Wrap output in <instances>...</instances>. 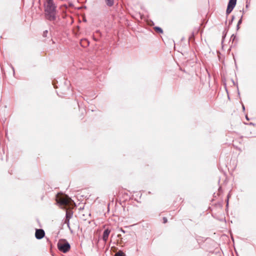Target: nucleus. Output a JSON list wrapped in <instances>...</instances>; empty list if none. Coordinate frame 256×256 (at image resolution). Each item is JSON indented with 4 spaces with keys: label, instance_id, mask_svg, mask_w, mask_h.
<instances>
[{
    "label": "nucleus",
    "instance_id": "423d86ee",
    "mask_svg": "<svg viewBox=\"0 0 256 256\" xmlns=\"http://www.w3.org/2000/svg\"><path fill=\"white\" fill-rule=\"evenodd\" d=\"M45 236V232L43 229H36L35 232V236L36 239L40 240Z\"/></svg>",
    "mask_w": 256,
    "mask_h": 256
},
{
    "label": "nucleus",
    "instance_id": "6e6552de",
    "mask_svg": "<svg viewBox=\"0 0 256 256\" xmlns=\"http://www.w3.org/2000/svg\"><path fill=\"white\" fill-rule=\"evenodd\" d=\"M108 7H112L114 4V0H104Z\"/></svg>",
    "mask_w": 256,
    "mask_h": 256
},
{
    "label": "nucleus",
    "instance_id": "b1692460",
    "mask_svg": "<svg viewBox=\"0 0 256 256\" xmlns=\"http://www.w3.org/2000/svg\"><path fill=\"white\" fill-rule=\"evenodd\" d=\"M10 67L13 70V74L14 76L15 74V71H14V67L11 64H10Z\"/></svg>",
    "mask_w": 256,
    "mask_h": 256
},
{
    "label": "nucleus",
    "instance_id": "c85d7f7f",
    "mask_svg": "<svg viewBox=\"0 0 256 256\" xmlns=\"http://www.w3.org/2000/svg\"><path fill=\"white\" fill-rule=\"evenodd\" d=\"M246 120H250V118L248 117L247 114L246 115Z\"/></svg>",
    "mask_w": 256,
    "mask_h": 256
},
{
    "label": "nucleus",
    "instance_id": "7ed1b4c3",
    "mask_svg": "<svg viewBox=\"0 0 256 256\" xmlns=\"http://www.w3.org/2000/svg\"><path fill=\"white\" fill-rule=\"evenodd\" d=\"M57 247L60 252L66 253L70 249V244L66 240L62 238L58 240Z\"/></svg>",
    "mask_w": 256,
    "mask_h": 256
},
{
    "label": "nucleus",
    "instance_id": "f8f14e48",
    "mask_svg": "<svg viewBox=\"0 0 256 256\" xmlns=\"http://www.w3.org/2000/svg\"><path fill=\"white\" fill-rule=\"evenodd\" d=\"M226 34H227V31H226V30H224L222 32V43H223V42H224V38H225L226 37Z\"/></svg>",
    "mask_w": 256,
    "mask_h": 256
},
{
    "label": "nucleus",
    "instance_id": "412c9836",
    "mask_svg": "<svg viewBox=\"0 0 256 256\" xmlns=\"http://www.w3.org/2000/svg\"><path fill=\"white\" fill-rule=\"evenodd\" d=\"M162 220H163V223L164 224H166V223L168 222V220H167L166 218L164 217Z\"/></svg>",
    "mask_w": 256,
    "mask_h": 256
},
{
    "label": "nucleus",
    "instance_id": "7c9ffc66",
    "mask_svg": "<svg viewBox=\"0 0 256 256\" xmlns=\"http://www.w3.org/2000/svg\"><path fill=\"white\" fill-rule=\"evenodd\" d=\"M242 12L243 14L244 12V10H242Z\"/></svg>",
    "mask_w": 256,
    "mask_h": 256
},
{
    "label": "nucleus",
    "instance_id": "aec40b11",
    "mask_svg": "<svg viewBox=\"0 0 256 256\" xmlns=\"http://www.w3.org/2000/svg\"><path fill=\"white\" fill-rule=\"evenodd\" d=\"M235 18V16H232V18L231 20L229 21V24H231L233 22V20H234Z\"/></svg>",
    "mask_w": 256,
    "mask_h": 256
},
{
    "label": "nucleus",
    "instance_id": "4be33fe9",
    "mask_svg": "<svg viewBox=\"0 0 256 256\" xmlns=\"http://www.w3.org/2000/svg\"><path fill=\"white\" fill-rule=\"evenodd\" d=\"M48 32V30H45V31H44V32H43V36H44V37H46V34H47Z\"/></svg>",
    "mask_w": 256,
    "mask_h": 256
},
{
    "label": "nucleus",
    "instance_id": "0eeeda50",
    "mask_svg": "<svg viewBox=\"0 0 256 256\" xmlns=\"http://www.w3.org/2000/svg\"><path fill=\"white\" fill-rule=\"evenodd\" d=\"M110 232V230L109 228H106L104 230L102 238L104 242H106L108 240Z\"/></svg>",
    "mask_w": 256,
    "mask_h": 256
},
{
    "label": "nucleus",
    "instance_id": "6ab92c4d",
    "mask_svg": "<svg viewBox=\"0 0 256 256\" xmlns=\"http://www.w3.org/2000/svg\"><path fill=\"white\" fill-rule=\"evenodd\" d=\"M70 220H65V223L67 224V226L68 228L70 229Z\"/></svg>",
    "mask_w": 256,
    "mask_h": 256
},
{
    "label": "nucleus",
    "instance_id": "2f4dec72",
    "mask_svg": "<svg viewBox=\"0 0 256 256\" xmlns=\"http://www.w3.org/2000/svg\"><path fill=\"white\" fill-rule=\"evenodd\" d=\"M235 64H236V62H235ZM236 68H237V65L236 64Z\"/></svg>",
    "mask_w": 256,
    "mask_h": 256
},
{
    "label": "nucleus",
    "instance_id": "5701e85b",
    "mask_svg": "<svg viewBox=\"0 0 256 256\" xmlns=\"http://www.w3.org/2000/svg\"><path fill=\"white\" fill-rule=\"evenodd\" d=\"M240 103L242 104V111L244 112L245 111V106H244V104H243V103L242 102V101L240 102Z\"/></svg>",
    "mask_w": 256,
    "mask_h": 256
},
{
    "label": "nucleus",
    "instance_id": "f3484780",
    "mask_svg": "<svg viewBox=\"0 0 256 256\" xmlns=\"http://www.w3.org/2000/svg\"><path fill=\"white\" fill-rule=\"evenodd\" d=\"M242 18H243V15H242V16H240V20H238V24H242Z\"/></svg>",
    "mask_w": 256,
    "mask_h": 256
},
{
    "label": "nucleus",
    "instance_id": "39448f33",
    "mask_svg": "<svg viewBox=\"0 0 256 256\" xmlns=\"http://www.w3.org/2000/svg\"><path fill=\"white\" fill-rule=\"evenodd\" d=\"M62 80L64 81V84L60 86L61 90L60 92L65 94L66 93V91L70 90V82L68 80H66L64 78H63Z\"/></svg>",
    "mask_w": 256,
    "mask_h": 256
},
{
    "label": "nucleus",
    "instance_id": "4468645a",
    "mask_svg": "<svg viewBox=\"0 0 256 256\" xmlns=\"http://www.w3.org/2000/svg\"><path fill=\"white\" fill-rule=\"evenodd\" d=\"M58 82V81L56 80H52V84L54 88H58V87L57 86L56 84Z\"/></svg>",
    "mask_w": 256,
    "mask_h": 256
},
{
    "label": "nucleus",
    "instance_id": "1a4fd4ad",
    "mask_svg": "<svg viewBox=\"0 0 256 256\" xmlns=\"http://www.w3.org/2000/svg\"><path fill=\"white\" fill-rule=\"evenodd\" d=\"M130 235V234H126L124 237H122V235L120 234H118V237L120 239V243L124 242V240H126L127 239V236H129Z\"/></svg>",
    "mask_w": 256,
    "mask_h": 256
},
{
    "label": "nucleus",
    "instance_id": "9b49d317",
    "mask_svg": "<svg viewBox=\"0 0 256 256\" xmlns=\"http://www.w3.org/2000/svg\"><path fill=\"white\" fill-rule=\"evenodd\" d=\"M114 256H126V254L122 251L120 250L116 252Z\"/></svg>",
    "mask_w": 256,
    "mask_h": 256
},
{
    "label": "nucleus",
    "instance_id": "a211bd4d",
    "mask_svg": "<svg viewBox=\"0 0 256 256\" xmlns=\"http://www.w3.org/2000/svg\"><path fill=\"white\" fill-rule=\"evenodd\" d=\"M228 202H229V199L228 198H226V210H228Z\"/></svg>",
    "mask_w": 256,
    "mask_h": 256
},
{
    "label": "nucleus",
    "instance_id": "dca6fc26",
    "mask_svg": "<svg viewBox=\"0 0 256 256\" xmlns=\"http://www.w3.org/2000/svg\"><path fill=\"white\" fill-rule=\"evenodd\" d=\"M232 82H233L234 85H236V86L237 90H238V97L240 98V92L239 90H238V84H236L234 80H232Z\"/></svg>",
    "mask_w": 256,
    "mask_h": 256
},
{
    "label": "nucleus",
    "instance_id": "f03ea898",
    "mask_svg": "<svg viewBox=\"0 0 256 256\" xmlns=\"http://www.w3.org/2000/svg\"><path fill=\"white\" fill-rule=\"evenodd\" d=\"M44 15L46 20L54 22L56 20L58 14L57 6L54 0H46L44 4Z\"/></svg>",
    "mask_w": 256,
    "mask_h": 256
},
{
    "label": "nucleus",
    "instance_id": "473e14b6",
    "mask_svg": "<svg viewBox=\"0 0 256 256\" xmlns=\"http://www.w3.org/2000/svg\"><path fill=\"white\" fill-rule=\"evenodd\" d=\"M39 1H40V0H39Z\"/></svg>",
    "mask_w": 256,
    "mask_h": 256
},
{
    "label": "nucleus",
    "instance_id": "ddd939ff",
    "mask_svg": "<svg viewBox=\"0 0 256 256\" xmlns=\"http://www.w3.org/2000/svg\"><path fill=\"white\" fill-rule=\"evenodd\" d=\"M188 40H194V32H192L191 34L190 35V36H189L188 38Z\"/></svg>",
    "mask_w": 256,
    "mask_h": 256
},
{
    "label": "nucleus",
    "instance_id": "cd10ccee",
    "mask_svg": "<svg viewBox=\"0 0 256 256\" xmlns=\"http://www.w3.org/2000/svg\"><path fill=\"white\" fill-rule=\"evenodd\" d=\"M120 232H123V233H125V232H126L125 230H123L122 228H120Z\"/></svg>",
    "mask_w": 256,
    "mask_h": 256
},
{
    "label": "nucleus",
    "instance_id": "bb28decb",
    "mask_svg": "<svg viewBox=\"0 0 256 256\" xmlns=\"http://www.w3.org/2000/svg\"><path fill=\"white\" fill-rule=\"evenodd\" d=\"M230 192L227 195V196H226V198H228L229 199L230 198Z\"/></svg>",
    "mask_w": 256,
    "mask_h": 256
},
{
    "label": "nucleus",
    "instance_id": "f257e3e1",
    "mask_svg": "<svg viewBox=\"0 0 256 256\" xmlns=\"http://www.w3.org/2000/svg\"><path fill=\"white\" fill-rule=\"evenodd\" d=\"M56 202L61 209L66 210V219L70 220L73 216L72 209L76 207L74 202L68 195L61 192L56 194Z\"/></svg>",
    "mask_w": 256,
    "mask_h": 256
},
{
    "label": "nucleus",
    "instance_id": "a878e982",
    "mask_svg": "<svg viewBox=\"0 0 256 256\" xmlns=\"http://www.w3.org/2000/svg\"><path fill=\"white\" fill-rule=\"evenodd\" d=\"M240 24H238L236 25V30H238L240 28Z\"/></svg>",
    "mask_w": 256,
    "mask_h": 256
},
{
    "label": "nucleus",
    "instance_id": "9d476101",
    "mask_svg": "<svg viewBox=\"0 0 256 256\" xmlns=\"http://www.w3.org/2000/svg\"><path fill=\"white\" fill-rule=\"evenodd\" d=\"M154 30L158 34H162L164 32L162 29L159 26H154Z\"/></svg>",
    "mask_w": 256,
    "mask_h": 256
},
{
    "label": "nucleus",
    "instance_id": "20e7f679",
    "mask_svg": "<svg viewBox=\"0 0 256 256\" xmlns=\"http://www.w3.org/2000/svg\"><path fill=\"white\" fill-rule=\"evenodd\" d=\"M237 0H228L226 10V14L228 16L233 10L234 8L236 6Z\"/></svg>",
    "mask_w": 256,
    "mask_h": 256
},
{
    "label": "nucleus",
    "instance_id": "2eb2a0df",
    "mask_svg": "<svg viewBox=\"0 0 256 256\" xmlns=\"http://www.w3.org/2000/svg\"><path fill=\"white\" fill-rule=\"evenodd\" d=\"M232 40V42H234L235 40H237V38L236 34H232L230 38V40Z\"/></svg>",
    "mask_w": 256,
    "mask_h": 256
},
{
    "label": "nucleus",
    "instance_id": "393cba45",
    "mask_svg": "<svg viewBox=\"0 0 256 256\" xmlns=\"http://www.w3.org/2000/svg\"><path fill=\"white\" fill-rule=\"evenodd\" d=\"M250 4V2H248L247 0L246 2V8H248Z\"/></svg>",
    "mask_w": 256,
    "mask_h": 256
},
{
    "label": "nucleus",
    "instance_id": "c756f323",
    "mask_svg": "<svg viewBox=\"0 0 256 256\" xmlns=\"http://www.w3.org/2000/svg\"><path fill=\"white\" fill-rule=\"evenodd\" d=\"M248 124L250 125V126H255L256 125V124H254L253 122H250L249 124Z\"/></svg>",
    "mask_w": 256,
    "mask_h": 256
}]
</instances>
